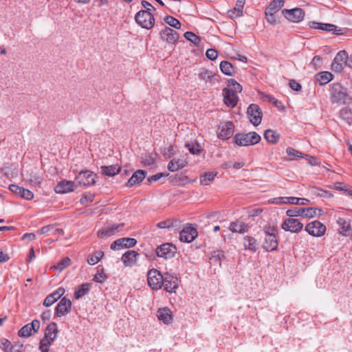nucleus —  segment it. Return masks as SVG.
<instances>
[{"label":"nucleus","mask_w":352,"mask_h":352,"mask_svg":"<svg viewBox=\"0 0 352 352\" xmlns=\"http://www.w3.org/2000/svg\"><path fill=\"white\" fill-rule=\"evenodd\" d=\"M91 287V284L89 283L80 285L75 291L74 296L76 299H80L89 293Z\"/></svg>","instance_id":"e433bc0d"},{"label":"nucleus","mask_w":352,"mask_h":352,"mask_svg":"<svg viewBox=\"0 0 352 352\" xmlns=\"http://www.w3.org/2000/svg\"><path fill=\"white\" fill-rule=\"evenodd\" d=\"M305 230L311 236H322L326 232V226L318 221H314L305 226Z\"/></svg>","instance_id":"9d476101"},{"label":"nucleus","mask_w":352,"mask_h":352,"mask_svg":"<svg viewBox=\"0 0 352 352\" xmlns=\"http://www.w3.org/2000/svg\"><path fill=\"white\" fill-rule=\"evenodd\" d=\"M184 37L187 40H188L189 41L193 43L194 44H195L197 45H198L201 41L200 37H199L198 36H197L195 34H194L192 32H186L184 34Z\"/></svg>","instance_id":"5fc2aeb1"},{"label":"nucleus","mask_w":352,"mask_h":352,"mask_svg":"<svg viewBox=\"0 0 352 352\" xmlns=\"http://www.w3.org/2000/svg\"><path fill=\"white\" fill-rule=\"evenodd\" d=\"M206 55L208 59L214 60L218 56V52L214 49H208Z\"/></svg>","instance_id":"0e129e2a"},{"label":"nucleus","mask_w":352,"mask_h":352,"mask_svg":"<svg viewBox=\"0 0 352 352\" xmlns=\"http://www.w3.org/2000/svg\"><path fill=\"white\" fill-rule=\"evenodd\" d=\"M147 281L152 289H161L163 285V276L156 269L150 270L147 273Z\"/></svg>","instance_id":"423d86ee"},{"label":"nucleus","mask_w":352,"mask_h":352,"mask_svg":"<svg viewBox=\"0 0 352 352\" xmlns=\"http://www.w3.org/2000/svg\"><path fill=\"white\" fill-rule=\"evenodd\" d=\"M218 137L222 140L229 139L234 133V126L232 122H226L219 128Z\"/></svg>","instance_id":"6ab92c4d"},{"label":"nucleus","mask_w":352,"mask_h":352,"mask_svg":"<svg viewBox=\"0 0 352 352\" xmlns=\"http://www.w3.org/2000/svg\"><path fill=\"white\" fill-rule=\"evenodd\" d=\"M71 263V260L69 257L63 258L60 261H59L56 265H55V269L58 271H62L68 267Z\"/></svg>","instance_id":"864d4df0"},{"label":"nucleus","mask_w":352,"mask_h":352,"mask_svg":"<svg viewBox=\"0 0 352 352\" xmlns=\"http://www.w3.org/2000/svg\"><path fill=\"white\" fill-rule=\"evenodd\" d=\"M65 289L63 287H59L56 291L49 294L43 301V305L45 307H50L55 302H56L61 296L65 294Z\"/></svg>","instance_id":"5701e85b"},{"label":"nucleus","mask_w":352,"mask_h":352,"mask_svg":"<svg viewBox=\"0 0 352 352\" xmlns=\"http://www.w3.org/2000/svg\"><path fill=\"white\" fill-rule=\"evenodd\" d=\"M40 328V321L34 320L32 322L24 325L18 332L19 337L28 338L36 333Z\"/></svg>","instance_id":"9b49d317"},{"label":"nucleus","mask_w":352,"mask_h":352,"mask_svg":"<svg viewBox=\"0 0 352 352\" xmlns=\"http://www.w3.org/2000/svg\"><path fill=\"white\" fill-rule=\"evenodd\" d=\"M146 172L143 170H138L135 171L133 175L128 180L126 186L127 187H132L137 184L140 183L146 177Z\"/></svg>","instance_id":"c85d7f7f"},{"label":"nucleus","mask_w":352,"mask_h":352,"mask_svg":"<svg viewBox=\"0 0 352 352\" xmlns=\"http://www.w3.org/2000/svg\"><path fill=\"white\" fill-rule=\"evenodd\" d=\"M9 189L13 193L19 195L21 197L26 200H31L34 197V194L32 191L23 187H20L16 184H10L9 186Z\"/></svg>","instance_id":"4be33fe9"},{"label":"nucleus","mask_w":352,"mask_h":352,"mask_svg":"<svg viewBox=\"0 0 352 352\" xmlns=\"http://www.w3.org/2000/svg\"><path fill=\"white\" fill-rule=\"evenodd\" d=\"M217 173L209 172L205 173L200 177V183L201 185H208L211 182H212L216 177Z\"/></svg>","instance_id":"49530a36"},{"label":"nucleus","mask_w":352,"mask_h":352,"mask_svg":"<svg viewBox=\"0 0 352 352\" xmlns=\"http://www.w3.org/2000/svg\"><path fill=\"white\" fill-rule=\"evenodd\" d=\"M286 153L288 155L292 156L297 158H302L304 157V154L292 147H288L286 149Z\"/></svg>","instance_id":"4d7b16f0"},{"label":"nucleus","mask_w":352,"mask_h":352,"mask_svg":"<svg viewBox=\"0 0 352 352\" xmlns=\"http://www.w3.org/2000/svg\"><path fill=\"white\" fill-rule=\"evenodd\" d=\"M348 54L346 51H340L334 58L331 64V69L336 72H340L347 64Z\"/></svg>","instance_id":"6e6552de"},{"label":"nucleus","mask_w":352,"mask_h":352,"mask_svg":"<svg viewBox=\"0 0 352 352\" xmlns=\"http://www.w3.org/2000/svg\"><path fill=\"white\" fill-rule=\"evenodd\" d=\"M264 138L270 144H276L280 138V135L276 131L267 129L264 133Z\"/></svg>","instance_id":"37998d69"},{"label":"nucleus","mask_w":352,"mask_h":352,"mask_svg":"<svg viewBox=\"0 0 352 352\" xmlns=\"http://www.w3.org/2000/svg\"><path fill=\"white\" fill-rule=\"evenodd\" d=\"M188 164L186 158H173L168 164L167 168L170 172H175L186 167Z\"/></svg>","instance_id":"393cba45"},{"label":"nucleus","mask_w":352,"mask_h":352,"mask_svg":"<svg viewBox=\"0 0 352 352\" xmlns=\"http://www.w3.org/2000/svg\"><path fill=\"white\" fill-rule=\"evenodd\" d=\"M136 243V239L133 238H121L113 241L111 245V248L113 250L129 248L133 247Z\"/></svg>","instance_id":"a211bd4d"},{"label":"nucleus","mask_w":352,"mask_h":352,"mask_svg":"<svg viewBox=\"0 0 352 352\" xmlns=\"http://www.w3.org/2000/svg\"><path fill=\"white\" fill-rule=\"evenodd\" d=\"M169 175L167 173H160L148 178V182L151 183L160 180L162 177H166Z\"/></svg>","instance_id":"bf43d9fd"},{"label":"nucleus","mask_w":352,"mask_h":352,"mask_svg":"<svg viewBox=\"0 0 352 352\" xmlns=\"http://www.w3.org/2000/svg\"><path fill=\"white\" fill-rule=\"evenodd\" d=\"M284 6L283 0H273L265 9V12L276 14Z\"/></svg>","instance_id":"58836bf2"},{"label":"nucleus","mask_w":352,"mask_h":352,"mask_svg":"<svg viewBox=\"0 0 352 352\" xmlns=\"http://www.w3.org/2000/svg\"><path fill=\"white\" fill-rule=\"evenodd\" d=\"M265 19H266L267 21L269 23H270L271 25H274L278 23V20H277L276 14H272L270 12H269V13L265 12Z\"/></svg>","instance_id":"680f3d73"},{"label":"nucleus","mask_w":352,"mask_h":352,"mask_svg":"<svg viewBox=\"0 0 352 352\" xmlns=\"http://www.w3.org/2000/svg\"><path fill=\"white\" fill-rule=\"evenodd\" d=\"M282 229L292 233H298L302 230L303 224L296 219L289 218L284 221Z\"/></svg>","instance_id":"4468645a"},{"label":"nucleus","mask_w":352,"mask_h":352,"mask_svg":"<svg viewBox=\"0 0 352 352\" xmlns=\"http://www.w3.org/2000/svg\"><path fill=\"white\" fill-rule=\"evenodd\" d=\"M300 199L295 197H279L274 198L271 202L277 205H282L285 204H298Z\"/></svg>","instance_id":"c756f323"},{"label":"nucleus","mask_w":352,"mask_h":352,"mask_svg":"<svg viewBox=\"0 0 352 352\" xmlns=\"http://www.w3.org/2000/svg\"><path fill=\"white\" fill-rule=\"evenodd\" d=\"M160 36L162 41L171 45H175L179 38V34L175 30L166 27L160 32Z\"/></svg>","instance_id":"f3484780"},{"label":"nucleus","mask_w":352,"mask_h":352,"mask_svg":"<svg viewBox=\"0 0 352 352\" xmlns=\"http://www.w3.org/2000/svg\"><path fill=\"white\" fill-rule=\"evenodd\" d=\"M0 348L6 352H11L12 347L11 342L8 340L3 338L0 341Z\"/></svg>","instance_id":"13d9d810"},{"label":"nucleus","mask_w":352,"mask_h":352,"mask_svg":"<svg viewBox=\"0 0 352 352\" xmlns=\"http://www.w3.org/2000/svg\"><path fill=\"white\" fill-rule=\"evenodd\" d=\"M164 289L169 293H173L176 292L178 287V279L176 276L170 274H165L163 276V285Z\"/></svg>","instance_id":"dca6fc26"},{"label":"nucleus","mask_w":352,"mask_h":352,"mask_svg":"<svg viewBox=\"0 0 352 352\" xmlns=\"http://www.w3.org/2000/svg\"><path fill=\"white\" fill-rule=\"evenodd\" d=\"M338 225L340 226V233L344 236H348L351 232V225L349 221L345 218L339 217L336 221Z\"/></svg>","instance_id":"7c9ffc66"},{"label":"nucleus","mask_w":352,"mask_h":352,"mask_svg":"<svg viewBox=\"0 0 352 352\" xmlns=\"http://www.w3.org/2000/svg\"><path fill=\"white\" fill-rule=\"evenodd\" d=\"M157 317L160 320H162L164 323L168 324L172 320L171 311L169 309L165 307L158 310Z\"/></svg>","instance_id":"ea45409f"},{"label":"nucleus","mask_w":352,"mask_h":352,"mask_svg":"<svg viewBox=\"0 0 352 352\" xmlns=\"http://www.w3.org/2000/svg\"><path fill=\"white\" fill-rule=\"evenodd\" d=\"M97 175L93 172L86 170L80 171L76 177V180L78 185L83 186H89L96 183Z\"/></svg>","instance_id":"0eeeda50"},{"label":"nucleus","mask_w":352,"mask_h":352,"mask_svg":"<svg viewBox=\"0 0 352 352\" xmlns=\"http://www.w3.org/2000/svg\"><path fill=\"white\" fill-rule=\"evenodd\" d=\"M221 71L226 75L232 76L234 74L235 70L233 65L227 60L221 61L220 63Z\"/></svg>","instance_id":"79ce46f5"},{"label":"nucleus","mask_w":352,"mask_h":352,"mask_svg":"<svg viewBox=\"0 0 352 352\" xmlns=\"http://www.w3.org/2000/svg\"><path fill=\"white\" fill-rule=\"evenodd\" d=\"M108 278L107 275L104 272V268L99 265L97 267V272L94 277V280L97 283H102Z\"/></svg>","instance_id":"a18cd8bd"},{"label":"nucleus","mask_w":352,"mask_h":352,"mask_svg":"<svg viewBox=\"0 0 352 352\" xmlns=\"http://www.w3.org/2000/svg\"><path fill=\"white\" fill-rule=\"evenodd\" d=\"M309 26L310 28L316 30H321L327 32H333V33L336 35H340L343 34L342 30H337V26L331 23L311 22Z\"/></svg>","instance_id":"aec40b11"},{"label":"nucleus","mask_w":352,"mask_h":352,"mask_svg":"<svg viewBox=\"0 0 352 352\" xmlns=\"http://www.w3.org/2000/svg\"><path fill=\"white\" fill-rule=\"evenodd\" d=\"M170 182L174 186L185 185L190 182L189 178L184 174H176L170 177Z\"/></svg>","instance_id":"4c0bfd02"},{"label":"nucleus","mask_w":352,"mask_h":352,"mask_svg":"<svg viewBox=\"0 0 352 352\" xmlns=\"http://www.w3.org/2000/svg\"><path fill=\"white\" fill-rule=\"evenodd\" d=\"M72 302L69 299L63 297L60 299L55 309V316L61 317L68 314L72 309Z\"/></svg>","instance_id":"2eb2a0df"},{"label":"nucleus","mask_w":352,"mask_h":352,"mask_svg":"<svg viewBox=\"0 0 352 352\" xmlns=\"http://www.w3.org/2000/svg\"><path fill=\"white\" fill-rule=\"evenodd\" d=\"M311 191L314 195L319 197H325L328 193L327 190H324L317 188H313Z\"/></svg>","instance_id":"338daca9"},{"label":"nucleus","mask_w":352,"mask_h":352,"mask_svg":"<svg viewBox=\"0 0 352 352\" xmlns=\"http://www.w3.org/2000/svg\"><path fill=\"white\" fill-rule=\"evenodd\" d=\"M157 228H169L173 226V221L170 219H167L163 221H160L157 224Z\"/></svg>","instance_id":"e2e57ef3"},{"label":"nucleus","mask_w":352,"mask_h":352,"mask_svg":"<svg viewBox=\"0 0 352 352\" xmlns=\"http://www.w3.org/2000/svg\"><path fill=\"white\" fill-rule=\"evenodd\" d=\"M199 78L206 81H211L213 75L210 71L204 70L199 74Z\"/></svg>","instance_id":"052dcab7"},{"label":"nucleus","mask_w":352,"mask_h":352,"mask_svg":"<svg viewBox=\"0 0 352 352\" xmlns=\"http://www.w3.org/2000/svg\"><path fill=\"white\" fill-rule=\"evenodd\" d=\"M58 333V330L56 322H52L47 326L44 338L39 343V349L41 352H49L50 347L56 340Z\"/></svg>","instance_id":"7ed1b4c3"},{"label":"nucleus","mask_w":352,"mask_h":352,"mask_svg":"<svg viewBox=\"0 0 352 352\" xmlns=\"http://www.w3.org/2000/svg\"><path fill=\"white\" fill-rule=\"evenodd\" d=\"M243 246L245 249L252 252H255L258 250L257 241L250 236H245L243 238Z\"/></svg>","instance_id":"f704fd0d"},{"label":"nucleus","mask_w":352,"mask_h":352,"mask_svg":"<svg viewBox=\"0 0 352 352\" xmlns=\"http://www.w3.org/2000/svg\"><path fill=\"white\" fill-rule=\"evenodd\" d=\"M230 230L232 232L243 234L248 230V226L243 221L237 220L230 223Z\"/></svg>","instance_id":"473e14b6"},{"label":"nucleus","mask_w":352,"mask_h":352,"mask_svg":"<svg viewBox=\"0 0 352 352\" xmlns=\"http://www.w3.org/2000/svg\"><path fill=\"white\" fill-rule=\"evenodd\" d=\"M278 231L277 226H266L264 227L265 236L262 247L267 252H272L277 249L278 245Z\"/></svg>","instance_id":"f257e3e1"},{"label":"nucleus","mask_w":352,"mask_h":352,"mask_svg":"<svg viewBox=\"0 0 352 352\" xmlns=\"http://www.w3.org/2000/svg\"><path fill=\"white\" fill-rule=\"evenodd\" d=\"M245 0H237L234 8L228 12L230 17L234 18L242 16Z\"/></svg>","instance_id":"2f4dec72"},{"label":"nucleus","mask_w":352,"mask_h":352,"mask_svg":"<svg viewBox=\"0 0 352 352\" xmlns=\"http://www.w3.org/2000/svg\"><path fill=\"white\" fill-rule=\"evenodd\" d=\"M223 94L224 95V102L227 106L233 108L237 104L238 96L236 93L233 92L229 88H224Z\"/></svg>","instance_id":"b1692460"},{"label":"nucleus","mask_w":352,"mask_h":352,"mask_svg":"<svg viewBox=\"0 0 352 352\" xmlns=\"http://www.w3.org/2000/svg\"><path fill=\"white\" fill-rule=\"evenodd\" d=\"M139 254L134 250L126 251L122 256L121 260L126 266H131L136 263Z\"/></svg>","instance_id":"cd10ccee"},{"label":"nucleus","mask_w":352,"mask_h":352,"mask_svg":"<svg viewBox=\"0 0 352 352\" xmlns=\"http://www.w3.org/2000/svg\"><path fill=\"white\" fill-rule=\"evenodd\" d=\"M283 16L293 23H298L303 20L305 12L301 8H294L291 10L284 9L282 10Z\"/></svg>","instance_id":"ddd939ff"},{"label":"nucleus","mask_w":352,"mask_h":352,"mask_svg":"<svg viewBox=\"0 0 352 352\" xmlns=\"http://www.w3.org/2000/svg\"><path fill=\"white\" fill-rule=\"evenodd\" d=\"M94 198V195L93 194H91V193L87 194V195H83L81 197L80 202L82 204H85L87 201L91 202V201H93Z\"/></svg>","instance_id":"774afa93"},{"label":"nucleus","mask_w":352,"mask_h":352,"mask_svg":"<svg viewBox=\"0 0 352 352\" xmlns=\"http://www.w3.org/2000/svg\"><path fill=\"white\" fill-rule=\"evenodd\" d=\"M155 155H153L152 153H146L144 156H142V159L144 165L150 166L154 164L155 162Z\"/></svg>","instance_id":"603ef678"},{"label":"nucleus","mask_w":352,"mask_h":352,"mask_svg":"<svg viewBox=\"0 0 352 352\" xmlns=\"http://www.w3.org/2000/svg\"><path fill=\"white\" fill-rule=\"evenodd\" d=\"M136 23L142 28L150 30L155 24V19L153 14L148 10H140L135 16Z\"/></svg>","instance_id":"39448f33"},{"label":"nucleus","mask_w":352,"mask_h":352,"mask_svg":"<svg viewBox=\"0 0 352 352\" xmlns=\"http://www.w3.org/2000/svg\"><path fill=\"white\" fill-rule=\"evenodd\" d=\"M165 22L168 24L170 26L175 28V29H180L181 28V23L179 21L173 16H167L164 19Z\"/></svg>","instance_id":"3c124183"},{"label":"nucleus","mask_w":352,"mask_h":352,"mask_svg":"<svg viewBox=\"0 0 352 352\" xmlns=\"http://www.w3.org/2000/svg\"><path fill=\"white\" fill-rule=\"evenodd\" d=\"M333 78V75L329 72H322L318 73L315 76L316 81H317L320 85L327 84Z\"/></svg>","instance_id":"c9c22d12"},{"label":"nucleus","mask_w":352,"mask_h":352,"mask_svg":"<svg viewBox=\"0 0 352 352\" xmlns=\"http://www.w3.org/2000/svg\"><path fill=\"white\" fill-rule=\"evenodd\" d=\"M121 170V167L118 165L102 166H101V173L109 177H113L118 175Z\"/></svg>","instance_id":"72a5a7b5"},{"label":"nucleus","mask_w":352,"mask_h":352,"mask_svg":"<svg viewBox=\"0 0 352 352\" xmlns=\"http://www.w3.org/2000/svg\"><path fill=\"white\" fill-rule=\"evenodd\" d=\"M302 210L301 208L295 209V210H288L286 212V214L288 217H297V216H301L302 217Z\"/></svg>","instance_id":"69168bd1"},{"label":"nucleus","mask_w":352,"mask_h":352,"mask_svg":"<svg viewBox=\"0 0 352 352\" xmlns=\"http://www.w3.org/2000/svg\"><path fill=\"white\" fill-rule=\"evenodd\" d=\"M340 118L348 124L352 123V111L348 108H343L340 112Z\"/></svg>","instance_id":"09e8293b"},{"label":"nucleus","mask_w":352,"mask_h":352,"mask_svg":"<svg viewBox=\"0 0 352 352\" xmlns=\"http://www.w3.org/2000/svg\"><path fill=\"white\" fill-rule=\"evenodd\" d=\"M185 147L187 148L189 152L192 155H199L202 151L201 145L197 141L192 142H186Z\"/></svg>","instance_id":"c03bdc74"},{"label":"nucleus","mask_w":352,"mask_h":352,"mask_svg":"<svg viewBox=\"0 0 352 352\" xmlns=\"http://www.w3.org/2000/svg\"><path fill=\"white\" fill-rule=\"evenodd\" d=\"M301 210L302 212V217L308 219L319 216L322 212L321 209L314 208H301Z\"/></svg>","instance_id":"a19ab883"},{"label":"nucleus","mask_w":352,"mask_h":352,"mask_svg":"<svg viewBox=\"0 0 352 352\" xmlns=\"http://www.w3.org/2000/svg\"><path fill=\"white\" fill-rule=\"evenodd\" d=\"M247 114L250 122L254 126H258L261 122L262 112L257 104H251L247 109Z\"/></svg>","instance_id":"f8f14e48"},{"label":"nucleus","mask_w":352,"mask_h":352,"mask_svg":"<svg viewBox=\"0 0 352 352\" xmlns=\"http://www.w3.org/2000/svg\"><path fill=\"white\" fill-rule=\"evenodd\" d=\"M225 255L223 251L221 250H216L212 252L211 256L210 258V261L214 263H218L219 265L221 264V261L224 259Z\"/></svg>","instance_id":"8fccbe9b"},{"label":"nucleus","mask_w":352,"mask_h":352,"mask_svg":"<svg viewBox=\"0 0 352 352\" xmlns=\"http://www.w3.org/2000/svg\"><path fill=\"white\" fill-rule=\"evenodd\" d=\"M124 224H113L111 226H107L98 231L97 235L100 238L109 237L113 235L116 232L120 230V228L123 227Z\"/></svg>","instance_id":"bb28decb"},{"label":"nucleus","mask_w":352,"mask_h":352,"mask_svg":"<svg viewBox=\"0 0 352 352\" xmlns=\"http://www.w3.org/2000/svg\"><path fill=\"white\" fill-rule=\"evenodd\" d=\"M229 82V89H230L234 93H239L242 91V86L238 83L235 80L230 79L228 81Z\"/></svg>","instance_id":"6e6d98bb"},{"label":"nucleus","mask_w":352,"mask_h":352,"mask_svg":"<svg viewBox=\"0 0 352 352\" xmlns=\"http://www.w3.org/2000/svg\"><path fill=\"white\" fill-rule=\"evenodd\" d=\"M197 236V230L192 227L187 226L180 232L179 239L182 242L190 243Z\"/></svg>","instance_id":"412c9836"},{"label":"nucleus","mask_w":352,"mask_h":352,"mask_svg":"<svg viewBox=\"0 0 352 352\" xmlns=\"http://www.w3.org/2000/svg\"><path fill=\"white\" fill-rule=\"evenodd\" d=\"M177 248L171 243H164L156 249L157 256L169 259L173 258L176 254Z\"/></svg>","instance_id":"1a4fd4ad"},{"label":"nucleus","mask_w":352,"mask_h":352,"mask_svg":"<svg viewBox=\"0 0 352 352\" xmlns=\"http://www.w3.org/2000/svg\"><path fill=\"white\" fill-rule=\"evenodd\" d=\"M74 189V182L65 179L58 183L55 187V192L59 194H64L72 192Z\"/></svg>","instance_id":"a878e982"},{"label":"nucleus","mask_w":352,"mask_h":352,"mask_svg":"<svg viewBox=\"0 0 352 352\" xmlns=\"http://www.w3.org/2000/svg\"><path fill=\"white\" fill-rule=\"evenodd\" d=\"M260 141L261 136L254 131L248 133H236L233 138L234 143L239 146L254 145Z\"/></svg>","instance_id":"20e7f679"},{"label":"nucleus","mask_w":352,"mask_h":352,"mask_svg":"<svg viewBox=\"0 0 352 352\" xmlns=\"http://www.w3.org/2000/svg\"><path fill=\"white\" fill-rule=\"evenodd\" d=\"M329 91L330 100L333 104H344L351 100L346 88L340 83H333L331 85Z\"/></svg>","instance_id":"f03ea898"},{"label":"nucleus","mask_w":352,"mask_h":352,"mask_svg":"<svg viewBox=\"0 0 352 352\" xmlns=\"http://www.w3.org/2000/svg\"><path fill=\"white\" fill-rule=\"evenodd\" d=\"M103 256L104 252L102 251H97L89 256L87 258V263L89 265H95L100 261Z\"/></svg>","instance_id":"de8ad7c7"}]
</instances>
